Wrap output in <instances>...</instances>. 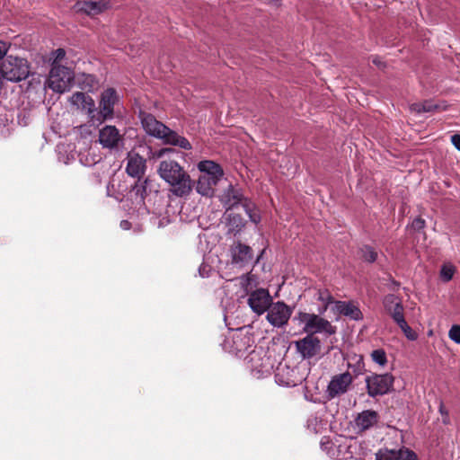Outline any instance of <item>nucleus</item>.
Returning a JSON list of instances; mask_svg holds the SVG:
<instances>
[{"mask_svg": "<svg viewBox=\"0 0 460 460\" xmlns=\"http://www.w3.org/2000/svg\"><path fill=\"white\" fill-rule=\"evenodd\" d=\"M449 339L456 344H460V325L454 324L448 331Z\"/></svg>", "mask_w": 460, "mask_h": 460, "instance_id": "39", "label": "nucleus"}, {"mask_svg": "<svg viewBox=\"0 0 460 460\" xmlns=\"http://www.w3.org/2000/svg\"><path fill=\"white\" fill-rule=\"evenodd\" d=\"M272 302V297L268 289L257 288L249 294L247 303L253 313L263 314Z\"/></svg>", "mask_w": 460, "mask_h": 460, "instance_id": "12", "label": "nucleus"}, {"mask_svg": "<svg viewBox=\"0 0 460 460\" xmlns=\"http://www.w3.org/2000/svg\"><path fill=\"white\" fill-rule=\"evenodd\" d=\"M119 97L114 88H108L101 93L99 102V113L102 123L113 118L114 106L119 102Z\"/></svg>", "mask_w": 460, "mask_h": 460, "instance_id": "11", "label": "nucleus"}, {"mask_svg": "<svg viewBox=\"0 0 460 460\" xmlns=\"http://www.w3.org/2000/svg\"><path fill=\"white\" fill-rule=\"evenodd\" d=\"M55 58L53 65H58V61L63 59L66 56V51L63 49H58L54 52Z\"/></svg>", "mask_w": 460, "mask_h": 460, "instance_id": "42", "label": "nucleus"}, {"mask_svg": "<svg viewBox=\"0 0 460 460\" xmlns=\"http://www.w3.org/2000/svg\"><path fill=\"white\" fill-rule=\"evenodd\" d=\"M74 8L78 13H84L93 17L110 8V2L106 0L77 1Z\"/></svg>", "mask_w": 460, "mask_h": 460, "instance_id": "16", "label": "nucleus"}, {"mask_svg": "<svg viewBox=\"0 0 460 460\" xmlns=\"http://www.w3.org/2000/svg\"><path fill=\"white\" fill-rule=\"evenodd\" d=\"M9 49V44L5 41L0 40V60L4 58Z\"/></svg>", "mask_w": 460, "mask_h": 460, "instance_id": "44", "label": "nucleus"}, {"mask_svg": "<svg viewBox=\"0 0 460 460\" xmlns=\"http://www.w3.org/2000/svg\"><path fill=\"white\" fill-rule=\"evenodd\" d=\"M104 147H113L114 146H110V145H107V146H103Z\"/></svg>", "mask_w": 460, "mask_h": 460, "instance_id": "54", "label": "nucleus"}, {"mask_svg": "<svg viewBox=\"0 0 460 460\" xmlns=\"http://www.w3.org/2000/svg\"><path fill=\"white\" fill-rule=\"evenodd\" d=\"M376 460H418V456L406 447L398 450L380 449L376 454Z\"/></svg>", "mask_w": 460, "mask_h": 460, "instance_id": "18", "label": "nucleus"}, {"mask_svg": "<svg viewBox=\"0 0 460 460\" xmlns=\"http://www.w3.org/2000/svg\"><path fill=\"white\" fill-rule=\"evenodd\" d=\"M239 280L241 287L247 294H250L252 291H253L252 288L257 285L256 278L252 274L242 276Z\"/></svg>", "mask_w": 460, "mask_h": 460, "instance_id": "31", "label": "nucleus"}, {"mask_svg": "<svg viewBox=\"0 0 460 460\" xmlns=\"http://www.w3.org/2000/svg\"><path fill=\"white\" fill-rule=\"evenodd\" d=\"M173 150L172 148H164V149H161L158 154H157V157H161L163 155H164L165 154L167 153H171L172 152Z\"/></svg>", "mask_w": 460, "mask_h": 460, "instance_id": "49", "label": "nucleus"}, {"mask_svg": "<svg viewBox=\"0 0 460 460\" xmlns=\"http://www.w3.org/2000/svg\"><path fill=\"white\" fill-rule=\"evenodd\" d=\"M361 256L366 261L373 262L376 260L377 253L372 247L364 246L361 249Z\"/></svg>", "mask_w": 460, "mask_h": 460, "instance_id": "37", "label": "nucleus"}, {"mask_svg": "<svg viewBox=\"0 0 460 460\" xmlns=\"http://www.w3.org/2000/svg\"><path fill=\"white\" fill-rule=\"evenodd\" d=\"M120 135L115 126H105L99 132V144H118Z\"/></svg>", "mask_w": 460, "mask_h": 460, "instance_id": "28", "label": "nucleus"}, {"mask_svg": "<svg viewBox=\"0 0 460 460\" xmlns=\"http://www.w3.org/2000/svg\"><path fill=\"white\" fill-rule=\"evenodd\" d=\"M58 159L66 164L75 160V146H57Z\"/></svg>", "mask_w": 460, "mask_h": 460, "instance_id": "29", "label": "nucleus"}, {"mask_svg": "<svg viewBox=\"0 0 460 460\" xmlns=\"http://www.w3.org/2000/svg\"><path fill=\"white\" fill-rule=\"evenodd\" d=\"M243 206L250 220L254 224H258L261 221V216L255 206L252 203L247 201H245Z\"/></svg>", "mask_w": 460, "mask_h": 460, "instance_id": "33", "label": "nucleus"}, {"mask_svg": "<svg viewBox=\"0 0 460 460\" xmlns=\"http://www.w3.org/2000/svg\"><path fill=\"white\" fill-rule=\"evenodd\" d=\"M247 362L252 375L256 378H262L270 375L274 362L267 355L265 349L261 347L253 349L247 356Z\"/></svg>", "mask_w": 460, "mask_h": 460, "instance_id": "5", "label": "nucleus"}, {"mask_svg": "<svg viewBox=\"0 0 460 460\" xmlns=\"http://www.w3.org/2000/svg\"><path fill=\"white\" fill-rule=\"evenodd\" d=\"M75 93H74L72 94V96L70 97L69 101L71 102V104L73 106H75L78 110H81L83 111L84 109V102L80 101V102H75Z\"/></svg>", "mask_w": 460, "mask_h": 460, "instance_id": "45", "label": "nucleus"}, {"mask_svg": "<svg viewBox=\"0 0 460 460\" xmlns=\"http://www.w3.org/2000/svg\"><path fill=\"white\" fill-rule=\"evenodd\" d=\"M267 320L274 327L284 326L292 314V308L284 302L278 301L270 304L267 309Z\"/></svg>", "mask_w": 460, "mask_h": 460, "instance_id": "9", "label": "nucleus"}, {"mask_svg": "<svg viewBox=\"0 0 460 460\" xmlns=\"http://www.w3.org/2000/svg\"><path fill=\"white\" fill-rule=\"evenodd\" d=\"M211 271V267L205 263H202L199 268V273L202 278H207L209 276V272Z\"/></svg>", "mask_w": 460, "mask_h": 460, "instance_id": "41", "label": "nucleus"}, {"mask_svg": "<svg viewBox=\"0 0 460 460\" xmlns=\"http://www.w3.org/2000/svg\"><path fill=\"white\" fill-rule=\"evenodd\" d=\"M339 460H362V459L357 458V457H353V456H349V457H345V458L339 459Z\"/></svg>", "mask_w": 460, "mask_h": 460, "instance_id": "52", "label": "nucleus"}, {"mask_svg": "<svg viewBox=\"0 0 460 460\" xmlns=\"http://www.w3.org/2000/svg\"><path fill=\"white\" fill-rule=\"evenodd\" d=\"M78 133L85 138L84 142L87 140V136L92 137V130L91 127L87 125H82L78 128ZM89 142H93V139L90 138Z\"/></svg>", "mask_w": 460, "mask_h": 460, "instance_id": "40", "label": "nucleus"}, {"mask_svg": "<svg viewBox=\"0 0 460 460\" xmlns=\"http://www.w3.org/2000/svg\"><path fill=\"white\" fill-rule=\"evenodd\" d=\"M295 320L304 324L303 331L308 335L314 333L332 335L336 332V328L329 321L314 314L299 312Z\"/></svg>", "mask_w": 460, "mask_h": 460, "instance_id": "4", "label": "nucleus"}, {"mask_svg": "<svg viewBox=\"0 0 460 460\" xmlns=\"http://www.w3.org/2000/svg\"><path fill=\"white\" fill-rule=\"evenodd\" d=\"M80 163L85 166H92L102 160L99 146H83L78 151Z\"/></svg>", "mask_w": 460, "mask_h": 460, "instance_id": "21", "label": "nucleus"}, {"mask_svg": "<svg viewBox=\"0 0 460 460\" xmlns=\"http://www.w3.org/2000/svg\"><path fill=\"white\" fill-rule=\"evenodd\" d=\"M158 172L161 178L168 183L177 177L178 174L184 172V170L174 161H163L160 164Z\"/></svg>", "mask_w": 460, "mask_h": 460, "instance_id": "24", "label": "nucleus"}, {"mask_svg": "<svg viewBox=\"0 0 460 460\" xmlns=\"http://www.w3.org/2000/svg\"><path fill=\"white\" fill-rule=\"evenodd\" d=\"M276 383L283 386H296L303 380L298 369L290 367L286 363H279L275 373Z\"/></svg>", "mask_w": 460, "mask_h": 460, "instance_id": "13", "label": "nucleus"}, {"mask_svg": "<svg viewBox=\"0 0 460 460\" xmlns=\"http://www.w3.org/2000/svg\"><path fill=\"white\" fill-rule=\"evenodd\" d=\"M378 422V414L375 411L367 410L358 413L355 419V427L359 431H365Z\"/></svg>", "mask_w": 460, "mask_h": 460, "instance_id": "23", "label": "nucleus"}, {"mask_svg": "<svg viewBox=\"0 0 460 460\" xmlns=\"http://www.w3.org/2000/svg\"><path fill=\"white\" fill-rule=\"evenodd\" d=\"M370 357L371 359L380 367H385L387 363V356L383 349H374Z\"/></svg>", "mask_w": 460, "mask_h": 460, "instance_id": "35", "label": "nucleus"}, {"mask_svg": "<svg viewBox=\"0 0 460 460\" xmlns=\"http://www.w3.org/2000/svg\"><path fill=\"white\" fill-rule=\"evenodd\" d=\"M183 148L185 149H190L191 146H187V145H184V146H181Z\"/></svg>", "mask_w": 460, "mask_h": 460, "instance_id": "53", "label": "nucleus"}, {"mask_svg": "<svg viewBox=\"0 0 460 460\" xmlns=\"http://www.w3.org/2000/svg\"><path fill=\"white\" fill-rule=\"evenodd\" d=\"M138 118L146 133L162 139L163 144H190L188 139L157 120L153 114L140 110Z\"/></svg>", "mask_w": 460, "mask_h": 460, "instance_id": "1", "label": "nucleus"}, {"mask_svg": "<svg viewBox=\"0 0 460 460\" xmlns=\"http://www.w3.org/2000/svg\"><path fill=\"white\" fill-rule=\"evenodd\" d=\"M353 377L349 372L335 375L329 382L325 394L328 399H334L346 394L351 385Z\"/></svg>", "mask_w": 460, "mask_h": 460, "instance_id": "10", "label": "nucleus"}, {"mask_svg": "<svg viewBox=\"0 0 460 460\" xmlns=\"http://www.w3.org/2000/svg\"><path fill=\"white\" fill-rule=\"evenodd\" d=\"M460 151V146H455Z\"/></svg>", "mask_w": 460, "mask_h": 460, "instance_id": "56", "label": "nucleus"}, {"mask_svg": "<svg viewBox=\"0 0 460 460\" xmlns=\"http://www.w3.org/2000/svg\"><path fill=\"white\" fill-rule=\"evenodd\" d=\"M28 61L24 58L7 56L0 65V75L10 82H20L30 74Z\"/></svg>", "mask_w": 460, "mask_h": 460, "instance_id": "3", "label": "nucleus"}, {"mask_svg": "<svg viewBox=\"0 0 460 460\" xmlns=\"http://www.w3.org/2000/svg\"><path fill=\"white\" fill-rule=\"evenodd\" d=\"M456 272V267L450 263H444L440 270V278L442 280L447 282L452 279Z\"/></svg>", "mask_w": 460, "mask_h": 460, "instance_id": "36", "label": "nucleus"}, {"mask_svg": "<svg viewBox=\"0 0 460 460\" xmlns=\"http://www.w3.org/2000/svg\"><path fill=\"white\" fill-rule=\"evenodd\" d=\"M74 78L73 72L66 66L52 65L49 73V87L57 93H64Z\"/></svg>", "mask_w": 460, "mask_h": 460, "instance_id": "7", "label": "nucleus"}, {"mask_svg": "<svg viewBox=\"0 0 460 460\" xmlns=\"http://www.w3.org/2000/svg\"><path fill=\"white\" fill-rule=\"evenodd\" d=\"M439 108L433 101L427 100L422 102H416L411 105V110L416 113L432 112Z\"/></svg>", "mask_w": 460, "mask_h": 460, "instance_id": "30", "label": "nucleus"}, {"mask_svg": "<svg viewBox=\"0 0 460 460\" xmlns=\"http://www.w3.org/2000/svg\"><path fill=\"white\" fill-rule=\"evenodd\" d=\"M411 226L416 230H421L425 226V221L420 217H417L412 221Z\"/></svg>", "mask_w": 460, "mask_h": 460, "instance_id": "43", "label": "nucleus"}, {"mask_svg": "<svg viewBox=\"0 0 460 460\" xmlns=\"http://www.w3.org/2000/svg\"><path fill=\"white\" fill-rule=\"evenodd\" d=\"M220 200L226 209H230L242 201V194L238 190L229 185L221 195Z\"/></svg>", "mask_w": 460, "mask_h": 460, "instance_id": "27", "label": "nucleus"}, {"mask_svg": "<svg viewBox=\"0 0 460 460\" xmlns=\"http://www.w3.org/2000/svg\"><path fill=\"white\" fill-rule=\"evenodd\" d=\"M439 412L442 414V415H446L447 416V411L445 410L443 404L441 403L440 406H439Z\"/></svg>", "mask_w": 460, "mask_h": 460, "instance_id": "51", "label": "nucleus"}, {"mask_svg": "<svg viewBox=\"0 0 460 460\" xmlns=\"http://www.w3.org/2000/svg\"><path fill=\"white\" fill-rule=\"evenodd\" d=\"M97 80L92 75H84L82 81L79 82L80 87L84 91L93 92L97 85Z\"/></svg>", "mask_w": 460, "mask_h": 460, "instance_id": "32", "label": "nucleus"}, {"mask_svg": "<svg viewBox=\"0 0 460 460\" xmlns=\"http://www.w3.org/2000/svg\"><path fill=\"white\" fill-rule=\"evenodd\" d=\"M383 305L385 312L394 322H397L404 317V308L402 303V299L398 296L394 294L386 295L383 299Z\"/></svg>", "mask_w": 460, "mask_h": 460, "instance_id": "17", "label": "nucleus"}, {"mask_svg": "<svg viewBox=\"0 0 460 460\" xmlns=\"http://www.w3.org/2000/svg\"><path fill=\"white\" fill-rule=\"evenodd\" d=\"M198 169L200 175L197 181V192L202 196H213L215 186L224 176L222 167L213 161L205 160L198 164Z\"/></svg>", "mask_w": 460, "mask_h": 460, "instance_id": "2", "label": "nucleus"}, {"mask_svg": "<svg viewBox=\"0 0 460 460\" xmlns=\"http://www.w3.org/2000/svg\"><path fill=\"white\" fill-rule=\"evenodd\" d=\"M317 299L324 305L323 309L321 311L322 313L324 312L327 308V305L331 303H332V296L327 290H319L317 292Z\"/></svg>", "mask_w": 460, "mask_h": 460, "instance_id": "38", "label": "nucleus"}, {"mask_svg": "<svg viewBox=\"0 0 460 460\" xmlns=\"http://www.w3.org/2000/svg\"><path fill=\"white\" fill-rule=\"evenodd\" d=\"M394 377L390 374L372 375L366 377L367 394L370 397L384 395L393 387Z\"/></svg>", "mask_w": 460, "mask_h": 460, "instance_id": "8", "label": "nucleus"}, {"mask_svg": "<svg viewBox=\"0 0 460 460\" xmlns=\"http://www.w3.org/2000/svg\"><path fill=\"white\" fill-rule=\"evenodd\" d=\"M120 227L123 230H128L130 228V223L128 220H122L120 222Z\"/></svg>", "mask_w": 460, "mask_h": 460, "instance_id": "50", "label": "nucleus"}, {"mask_svg": "<svg viewBox=\"0 0 460 460\" xmlns=\"http://www.w3.org/2000/svg\"><path fill=\"white\" fill-rule=\"evenodd\" d=\"M145 160L133 151L128 153L126 171L132 177H140L145 171Z\"/></svg>", "mask_w": 460, "mask_h": 460, "instance_id": "22", "label": "nucleus"}, {"mask_svg": "<svg viewBox=\"0 0 460 460\" xmlns=\"http://www.w3.org/2000/svg\"><path fill=\"white\" fill-rule=\"evenodd\" d=\"M372 62L378 67H384V62L377 57H375L372 60Z\"/></svg>", "mask_w": 460, "mask_h": 460, "instance_id": "48", "label": "nucleus"}, {"mask_svg": "<svg viewBox=\"0 0 460 460\" xmlns=\"http://www.w3.org/2000/svg\"><path fill=\"white\" fill-rule=\"evenodd\" d=\"M139 146H140V147H145V146H146V147H150V146H143V145H140Z\"/></svg>", "mask_w": 460, "mask_h": 460, "instance_id": "55", "label": "nucleus"}, {"mask_svg": "<svg viewBox=\"0 0 460 460\" xmlns=\"http://www.w3.org/2000/svg\"><path fill=\"white\" fill-rule=\"evenodd\" d=\"M406 338L410 341H415L418 338L417 333L409 326L405 318H402L399 321L395 322Z\"/></svg>", "mask_w": 460, "mask_h": 460, "instance_id": "34", "label": "nucleus"}, {"mask_svg": "<svg viewBox=\"0 0 460 460\" xmlns=\"http://www.w3.org/2000/svg\"><path fill=\"white\" fill-rule=\"evenodd\" d=\"M107 193H108L109 196H113L115 198V199L118 200V201H122L123 200L124 195L121 194V193H119L117 195L112 194L111 191V187L110 186L107 187Z\"/></svg>", "mask_w": 460, "mask_h": 460, "instance_id": "46", "label": "nucleus"}, {"mask_svg": "<svg viewBox=\"0 0 460 460\" xmlns=\"http://www.w3.org/2000/svg\"><path fill=\"white\" fill-rule=\"evenodd\" d=\"M151 183L149 179H146L143 182L138 181L129 191L130 199L137 204L144 203L147 192L151 191Z\"/></svg>", "mask_w": 460, "mask_h": 460, "instance_id": "26", "label": "nucleus"}, {"mask_svg": "<svg viewBox=\"0 0 460 460\" xmlns=\"http://www.w3.org/2000/svg\"><path fill=\"white\" fill-rule=\"evenodd\" d=\"M75 102L82 101L84 102V109L83 111L86 112L91 122L98 124L102 123L99 109L96 108L95 102L90 95H87L83 92H75Z\"/></svg>", "mask_w": 460, "mask_h": 460, "instance_id": "19", "label": "nucleus"}, {"mask_svg": "<svg viewBox=\"0 0 460 460\" xmlns=\"http://www.w3.org/2000/svg\"><path fill=\"white\" fill-rule=\"evenodd\" d=\"M295 346L303 358H311L319 353L321 341L317 337L307 334L305 338L295 341Z\"/></svg>", "mask_w": 460, "mask_h": 460, "instance_id": "14", "label": "nucleus"}, {"mask_svg": "<svg viewBox=\"0 0 460 460\" xmlns=\"http://www.w3.org/2000/svg\"><path fill=\"white\" fill-rule=\"evenodd\" d=\"M451 144H460V134H453L449 136Z\"/></svg>", "mask_w": 460, "mask_h": 460, "instance_id": "47", "label": "nucleus"}, {"mask_svg": "<svg viewBox=\"0 0 460 460\" xmlns=\"http://www.w3.org/2000/svg\"><path fill=\"white\" fill-rule=\"evenodd\" d=\"M332 310L340 314L350 318L351 320L358 321L363 318L362 312L353 302L335 301Z\"/></svg>", "mask_w": 460, "mask_h": 460, "instance_id": "20", "label": "nucleus"}, {"mask_svg": "<svg viewBox=\"0 0 460 460\" xmlns=\"http://www.w3.org/2000/svg\"><path fill=\"white\" fill-rule=\"evenodd\" d=\"M171 192L176 197H186L190 194L193 181L190 176L184 171L168 182Z\"/></svg>", "mask_w": 460, "mask_h": 460, "instance_id": "15", "label": "nucleus"}, {"mask_svg": "<svg viewBox=\"0 0 460 460\" xmlns=\"http://www.w3.org/2000/svg\"><path fill=\"white\" fill-rule=\"evenodd\" d=\"M233 262L243 266L252 261V249L241 243L235 244L232 249Z\"/></svg>", "mask_w": 460, "mask_h": 460, "instance_id": "25", "label": "nucleus"}, {"mask_svg": "<svg viewBox=\"0 0 460 460\" xmlns=\"http://www.w3.org/2000/svg\"><path fill=\"white\" fill-rule=\"evenodd\" d=\"M253 344V336L248 331L238 329L226 340V348L237 357H243Z\"/></svg>", "mask_w": 460, "mask_h": 460, "instance_id": "6", "label": "nucleus"}]
</instances>
